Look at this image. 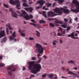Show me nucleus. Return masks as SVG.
Here are the masks:
<instances>
[{
    "instance_id": "0e129e2a",
    "label": "nucleus",
    "mask_w": 79,
    "mask_h": 79,
    "mask_svg": "<svg viewBox=\"0 0 79 79\" xmlns=\"http://www.w3.org/2000/svg\"><path fill=\"white\" fill-rule=\"evenodd\" d=\"M31 77H35V75H34L33 74H31Z\"/></svg>"
},
{
    "instance_id": "473e14b6",
    "label": "nucleus",
    "mask_w": 79,
    "mask_h": 79,
    "mask_svg": "<svg viewBox=\"0 0 79 79\" xmlns=\"http://www.w3.org/2000/svg\"><path fill=\"white\" fill-rule=\"evenodd\" d=\"M70 29H71V27H67L66 29V30L67 31H69Z\"/></svg>"
},
{
    "instance_id": "bf43d9fd",
    "label": "nucleus",
    "mask_w": 79,
    "mask_h": 79,
    "mask_svg": "<svg viewBox=\"0 0 79 79\" xmlns=\"http://www.w3.org/2000/svg\"><path fill=\"white\" fill-rule=\"evenodd\" d=\"M61 69L62 70H63V71H64V69H65V68H64V67H62Z\"/></svg>"
},
{
    "instance_id": "4be33fe9",
    "label": "nucleus",
    "mask_w": 79,
    "mask_h": 79,
    "mask_svg": "<svg viewBox=\"0 0 79 79\" xmlns=\"http://www.w3.org/2000/svg\"><path fill=\"white\" fill-rule=\"evenodd\" d=\"M64 2V0H59L58 3L59 4H61Z\"/></svg>"
},
{
    "instance_id": "c85d7f7f",
    "label": "nucleus",
    "mask_w": 79,
    "mask_h": 79,
    "mask_svg": "<svg viewBox=\"0 0 79 79\" xmlns=\"http://www.w3.org/2000/svg\"><path fill=\"white\" fill-rule=\"evenodd\" d=\"M2 41L5 42L6 41V37H5L4 38L2 39Z\"/></svg>"
},
{
    "instance_id": "7ed1b4c3",
    "label": "nucleus",
    "mask_w": 79,
    "mask_h": 79,
    "mask_svg": "<svg viewBox=\"0 0 79 79\" xmlns=\"http://www.w3.org/2000/svg\"><path fill=\"white\" fill-rule=\"evenodd\" d=\"M22 14H21V15L19 16H20V17L23 16L24 19L27 21L29 20L30 19H32V18H33V16L31 15H30V17L29 16L28 14H27L26 12L24 10H22Z\"/></svg>"
},
{
    "instance_id": "e433bc0d",
    "label": "nucleus",
    "mask_w": 79,
    "mask_h": 79,
    "mask_svg": "<svg viewBox=\"0 0 79 79\" xmlns=\"http://www.w3.org/2000/svg\"><path fill=\"white\" fill-rule=\"evenodd\" d=\"M42 60V59H39L37 61H36V63H39L40 61H41V60Z\"/></svg>"
},
{
    "instance_id": "7c9ffc66",
    "label": "nucleus",
    "mask_w": 79,
    "mask_h": 79,
    "mask_svg": "<svg viewBox=\"0 0 79 79\" xmlns=\"http://www.w3.org/2000/svg\"><path fill=\"white\" fill-rule=\"evenodd\" d=\"M30 24H32V25H33V26L35 27H36V26H37V25H38V24H34V23H30Z\"/></svg>"
},
{
    "instance_id": "a19ab883",
    "label": "nucleus",
    "mask_w": 79,
    "mask_h": 79,
    "mask_svg": "<svg viewBox=\"0 0 79 79\" xmlns=\"http://www.w3.org/2000/svg\"><path fill=\"white\" fill-rule=\"evenodd\" d=\"M74 75H75L76 77H78V78H79V76L77 75L76 74H75Z\"/></svg>"
},
{
    "instance_id": "de8ad7c7",
    "label": "nucleus",
    "mask_w": 79,
    "mask_h": 79,
    "mask_svg": "<svg viewBox=\"0 0 79 79\" xmlns=\"http://www.w3.org/2000/svg\"><path fill=\"white\" fill-rule=\"evenodd\" d=\"M64 21H65V22H68V19H64Z\"/></svg>"
},
{
    "instance_id": "6ab92c4d",
    "label": "nucleus",
    "mask_w": 79,
    "mask_h": 79,
    "mask_svg": "<svg viewBox=\"0 0 79 79\" xmlns=\"http://www.w3.org/2000/svg\"><path fill=\"white\" fill-rule=\"evenodd\" d=\"M46 12L45 11H43V15L44 16L45 18H47V15H46Z\"/></svg>"
},
{
    "instance_id": "13d9d810",
    "label": "nucleus",
    "mask_w": 79,
    "mask_h": 79,
    "mask_svg": "<svg viewBox=\"0 0 79 79\" xmlns=\"http://www.w3.org/2000/svg\"><path fill=\"white\" fill-rule=\"evenodd\" d=\"M55 5H56V2L54 3L53 4V6H55Z\"/></svg>"
},
{
    "instance_id": "4c0bfd02",
    "label": "nucleus",
    "mask_w": 79,
    "mask_h": 79,
    "mask_svg": "<svg viewBox=\"0 0 79 79\" xmlns=\"http://www.w3.org/2000/svg\"><path fill=\"white\" fill-rule=\"evenodd\" d=\"M6 32L7 33V34L8 35L9 34V32L8 31V28H6Z\"/></svg>"
},
{
    "instance_id": "0eeeda50",
    "label": "nucleus",
    "mask_w": 79,
    "mask_h": 79,
    "mask_svg": "<svg viewBox=\"0 0 79 79\" xmlns=\"http://www.w3.org/2000/svg\"><path fill=\"white\" fill-rule=\"evenodd\" d=\"M38 3H39L40 5V6L36 7V9H39V8H42V5H44V4L45 3V1H43V0L38 1Z\"/></svg>"
},
{
    "instance_id": "2eb2a0df",
    "label": "nucleus",
    "mask_w": 79,
    "mask_h": 79,
    "mask_svg": "<svg viewBox=\"0 0 79 79\" xmlns=\"http://www.w3.org/2000/svg\"><path fill=\"white\" fill-rule=\"evenodd\" d=\"M47 76H48V77H50V79H52V77H53V74H51L50 75L49 74H48L47 75Z\"/></svg>"
},
{
    "instance_id": "e2e57ef3",
    "label": "nucleus",
    "mask_w": 79,
    "mask_h": 79,
    "mask_svg": "<svg viewBox=\"0 0 79 79\" xmlns=\"http://www.w3.org/2000/svg\"><path fill=\"white\" fill-rule=\"evenodd\" d=\"M68 36L69 37H71V35H68Z\"/></svg>"
},
{
    "instance_id": "a878e982",
    "label": "nucleus",
    "mask_w": 79,
    "mask_h": 79,
    "mask_svg": "<svg viewBox=\"0 0 79 79\" xmlns=\"http://www.w3.org/2000/svg\"><path fill=\"white\" fill-rule=\"evenodd\" d=\"M15 34L16 32L14 31L11 36H12V37H16V35Z\"/></svg>"
},
{
    "instance_id": "8fccbe9b",
    "label": "nucleus",
    "mask_w": 79,
    "mask_h": 79,
    "mask_svg": "<svg viewBox=\"0 0 79 79\" xmlns=\"http://www.w3.org/2000/svg\"><path fill=\"white\" fill-rule=\"evenodd\" d=\"M31 22H33V23H35V20L34 19L31 20Z\"/></svg>"
},
{
    "instance_id": "3c124183",
    "label": "nucleus",
    "mask_w": 79,
    "mask_h": 79,
    "mask_svg": "<svg viewBox=\"0 0 79 79\" xmlns=\"http://www.w3.org/2000/svg\"><path fill=\"white\" fill-rule=\"evenodd\" d=\"M43 57H44V58H45V59H46V58H47V56L45 55H44L43 56Z\"/></svg>"
},
{
    "instance_id": "f8f14e48",
    "label": "nucleus",
    "mask_w": 79,
    "mask_h": 79,
    "mask_svg": "<svg viewBox=\"0 0 79 79\" xmlns=\"http://www.w3.org/2000/svg\"><path fill=\"white\" fill-rule=\"evenodd\" d=\"M5 36V31H2L0 32V38Z\"/></svg>"
},
{
    "instance_id": "603ef678",
    "label": "nucleus",
    "mask_w": 79,
    "mask_h": 79,
    "mask_svg": "<svg viewBox=\"0 0 79 79\" xmlns=\"http://www.w3.org/2000/svg\"><path fill=\"white\" fill-rule=\"evenodd\" d=\"M48 19L49 21H52V20H53V19L52 18H51V19L48 18Z\"/></svg>"
},
{
    "instance_id": "37998d69",
    "label": "nucleus",
    "mask_w": 79,
    "mask_h": 79,
    "mask_svg": "<svg viewBox=\"0 0 79 79\" xmlns=\"http://www.w3.org/2000/svg\"><path fill=\"white\" fill-rule=\"evenodd\" d=\"M29 39L30 40H34V38L32 37H30L29 38Z\"/></svg>"
},
{
    "instance_id": "a18cd8bd",
    "label": "nucleus",
    "mask_w": 79,
    "mask_h": 79,
    "mask_svg": "<svg viewBox=\"0 0 79 79\" xmlns=\"http://www.w3.org/2000/svg\"><path fill=\"white\" fill-rule=\"evenodd\" d=\"M57 35H58V36H61V34L59 32H58L57 33Z\"/></svg>"
},
{
    "instance_id": "1a4fd4ad",
    "label": "nucleus",
    "mask_w": 79,
    "mask_h": 79,
    "mask_svg": "<svg viewBox=\"0 0 79 79\" xmlns=\"http://www.w3.org/2000/svg\"><path fill=\"white\" fill-rule=\"evenodd\" d=\"M48 16H51V17H54L56 15H59L58 14H55V13L52 11H49L48 13Z\"/></svg>"
},
{
    "instance_id": "ea45409f",
    "label": "nucleus",
    "mask_w": 79,
    "mask_h": 79,
    "mask_svg": "<svg viewBox=\"0 0 79 79\" xmlns=\"http://www.w3.org/2000/svg\"><path fill=\"white\" fill-rule=\"evenodd\" d=\"M78 20V18H77V17H76L74 19V20L75 21H76V22H77V20Z\"/></svg>"
},
{
    "instance_id": "412c9836",
    "label": "nucleus",
    "mask_w": 79,
    "mask_h": 79,
    "mask_svg": "<svg viewBox=\"0 0 79 79\" xmlns=\"http://www.w3.org/2000/svg\"><path fill=\"white\" fill-rule=\"evenodd\" d=\"M68 74H72V75H74L75 73H73V72L71 71H69L68 72Z\"/></svg>"
},
{
    "instance_id": "864d4df0",
    "label": "nucleus",
    "mask_w": 79,
    "mask_h": 79,
    "mask_svg": "<svg viewBox=\"0 0 79 79\" xmlns=\"http://www.w3.org/2000/svg\"><path fill=\"white\" fill-rule=\"evenodd\" d=\"M16 12L18 13H19V14H20V15H21V14H23V13L22 14L20 13V12L19 11H17Z\"/></svg>"
},
{
    "instance_id": "6e6d98bb",
    "label": "nucleus",
    "mask_w": 79,
    "mask_h": 79,
    "mask_svg": "<svg viewBox=\"0 0 79 79\" xmlns=\"http://www.w3.org/2000/svg\"><path fill=\"white\" fill-rule=\"evenodd\" d=\"M33 3V2L32 1H31V2H29V4L30 5H31V4Z\"/></svg>"
},
{
    "instance_id": "dca6fc26",
    "label": "nucleus",
    "mask_w": 79,
    "mask_h": 79,
    "mask_svg": "<svg viewBox=\"0 0 79 79\" xmlns=\"http://www.w3.org/2000/svg\"><path fill=\"white\" fill-rule=\"evenodd\" d=\"M6 26H7V27H8L9 29H10V30H12V28H11V26H10V23H8L6 25Z\"/></svg>"
},
{
    "instance_id": "423d86ee",
    "label": "nucleus",
    "mask_w": 79,
    "mask_h": 79,
    "mask_svg": "<svg viewBox=\"0 0 79 79\" xmlns=\"http://www.w3.org/2000/svg\"><path fill=\"white\" fill-rule=\"evenodd\" d=\"M9 2L12 5H16V7L17 10H20L21 9V8L19 7L20 6V2H19V0L15 1L10 0L9 1Z\"/></svg>"
},
{
    "instance_id": "58836bf2",
    "label": "nucleus",
    "mask_w": 79,
    "mask_h": 79,
    "mask_svg": "<svg viewBox=\"0 0 79 79\" xmlns=\"http://www.w3.org/2000/svg\"><path fill=\"white\" fill-rule=\"evenodd\" d=\"M46 76H47V73H45V74H43L42 75V77H46Z\"/></svg>"
},
{
    "instance_id": "4468645a",
    "label": "nucleus",
    "mask_w": 79,
    "mask_h": 79,
    "mask_svg": "<svg viewBox=\"0 0 79 79\" xmlns=\"http://www.w3.org/2000/svg\"><path fill=\"white\" fill-rule=\"evenodd\" d=\"M67 24L65 22L64 23V25H61V26L63 27L64 28H66L67 27Z\"/></svg>"
},
{
    "instance_id": "6e6552de",
    "label": "nucleus",
    "mask_w": 79,
    "mask_h": 79,
    "mask_svg": "<svg viewBox=\"0 0 79 79\" xmlns=\"http://www.w3.org/2000/svg\"><path fill=\"white\" fill-rule=\"evenodd\" d=\"M13 69H11V67H10L7 69V70H10V71L8 72V74L10 76H11L12 75V71H15L16 70V69L14 68V67H12Z\"/></svg>"
},
{
    "instance_id": "20e7f679",
    "label": "nucleus",
    "mask_w": 79,
    "mask_h": 79,
    "mask_svg": "<svg viewBox=\"0 0 79 79\" xmlns=\"http://www.w3.org/2000/svg\"><path fill=\"white\" fill-rule=\"evenodd\" d=\"M35 47L36 49L35 51V53L37 52V50L38 51V53L42 54L44 52V50H45L46 49L45 48H43L42 45H40L39 44L37 43L36 44Z\"/></svg>"
},
{
    "instance_id": "ddd939ff",
    "label": "nucleus",
    "mask_w": 79,
    "mask_h": 79,
    "mask_svg": "<svg viewBox=\"0 0 79 79\" xmlns=\"http://www.w3.org/2000/svg\"><path fill=\"white\" fill-rule=\"evenodd\" d=\"M55 23H58V24H63V21H60L58 20L55 21Z\"/></svg>"
},
{
    "instance_id": "bb28decb",
    "label": "nucleus",
    "mask_w": 79,
    "mask_h": 79,
    "mask_svg": "<svg viewBox=\"0 0 79 79\" xmlns=\"http://www.w3.org/2000/svg\"><path fill=\"white\" fill-rule=\"evenodd\" d=\"M12 36H10L9 37V39L10 40H14L15 39V38L13 37Z\"/></svg>"
},
{
    "instance_id": "9d476101",
    "label": "nucleus",
    "mask_w": 79,
    "mask_h": 79,
    "mask_svg": "<svg viewBox=\"0 0 79 79\" xmlns=\"http://www.w3.org/2000/svg\"><path fill=\"white\" fill-rule=\"evenodd\" d=\"M9 10L11 11L12 15L13 17L15 18L18 17V15H17V14L15 11H13V9H12L10 8Z\"/></svg>"
},
{
    "instance_id": "f03ea898",
    "label": "nucleus",
    "mask_w": 79,
    "mask_h": 79,
    "mask_svg": "<svg viewBox=\"0 0 79 79\" xmlns=\"http://www.w3.org/2000/svg\"><path fill=\"white\" fill-rule=\"evenodd\" d=\"M62 11H64L63 12L64 13H66V14H68L69 13H70V10L68 9H65L64 8L61 7L60 8H56L54 10V11L56 13H58V15H62L63 14V12H62Z\"/></svg>"
},
{
    "instance_id": "9b49d317",
    "label": "nucleus",
    "mask_w": 79,
    "mask_h": 79,
    "mask_svg": "<svg viewBox=\"0 0 79 79\" xmlns=\"http://www.w3.org/2000/svg\"><path fill=\"white\" fill-rule=\"evenodd\" d=\"M24 9L26 10L27 11H29L30 13H32V11H33V9L32 7H29L28 8L26 7Z\"/></svg>"
},
{
    "instance_id": "5701e85b",
    "label": "nucleus",
    "mask_w": 79,
    "mask_h": 79,
    "mask_svg": "<svg viewBox=\"0 0 79 79\" xmlns=\"http://www.w3.org/2000/svg\"><path fill=\"white\" fill-rule=\"evenodd\" d=\"M23 6H27V7H28L29 6V5H28L26 3H24L23 4Z\"/></svg>"
},
{
    "instance_id": "680f3d73",
    "label": "nucleus",
    "mask_w": 79,
    "mask_h": 79,
    "mask_svg": "<svg viewBox=\"0 0 79 79\" xmlns=\"http://www.w3.org/2000/svg\"><path fill=\"white\" fill-rule=\"evenodd\" d=\"M3 58V56H0V60H2Z\"/></svg>"
},
{
    "instance_id": "79ce46f5",
    "label": "nucleus",
    "mask_w": 79,
    "mask_h": 79,
    "mask_svg": "<svg viewBox=\"0 0 79 79\" xmlns=\"http://www.w3.org/2000/svg\"><path fill=\"white\" fill-rule=\"evenodd\" d=\"M4 66V64H3L0 63V67H2Z\"/></svg>"
},
{
    "instance_id": "774afa93",
    "label": "nucleus",
    "mask_w": 79,
    "mask_h": 79,
    "mask_svg": "<svg viewBox=\"0 0 79 79\" xmlns=\"http://www.w3.org/2000/svg\"><path fill=\"white\" fill-rule=\"evenodd\" d=\"M62 34H65V31H63Z\"/></svg>"
},
{
    "instance_id": "c9c22d12",
    "label": "nucleus",
    "mask_w": 79,
    "mask_h": 79,
    "mask_svg": "<svg viewBox=\"0 0 79 79\" xmlns=\"http://www.w3.org/2000/svg\"><path fill=\"white\" fill-rule=\"evenodd\" d=\"M31 60H36V57H32Z\"/></svg>"
},
{
    "instance_id": "f257e3e1",
    "label": "nucleus",
    "mask_w": 79,
    "mask_h": 79,
    "mask_svg": "<svg viewBox=\"0 0 79 79\" xmlns=\"http://www.w3.org/2000/svg\"><path fill=\"white\" fill-rule=\"evenodd\" d=\"M35 61H31L29 62V65L28 66V69L31 70L32 73L34 74H36L37 72L42 69L41 65L39 64H34Z\"/></svg>"
},
{
    "instance_id": "39448f33",
    "label": "nucleus",
    "mask_w": 79,
    "mask_h": 79,
    "mask_svg": "<svg viewBox=\"0 0 79 79\" xmlns=\"http://www.w3.org/2000/svg\"><path fill=\"white\" fill-rule=\"evenodd\" d=\"M72 3L75 5L76 7H77V9H71V11L75 13H77L78 12H79V2L77 1V0H73Z\"/></svg>"
},
{
    "instance_id": "aec40b11",
    "label": "nucleus",
    "mask_w": 79,
    "mask_h": 79,
    "mask_svg": "<svg viewBox=\"0 0 79 79\" xmlns=\"http://www.w3.org/2000/svg\"><path fill=\"white\" fill-rule=\"evenodd\" d=\"M35 32L36 33V35H37V37H40V33L39 32L37 31H36Z\"/></svg>"
},
{
    "instance_id": "5fc2aeb1",
    "label": "nucleus",
    "mask_w": 79,
    "mask_h": 79,
    "mask_svg": "<svg viewBox=\"0 0 79 79\" xmlns=\"http://www.w3.org/2000/svg\"><path fill=\"white\" fill-rule=\"evenodd\" d=\"M71 7H72V8H74V5H73V4H72L71 5Z\"/></svg>"
},
{
    "instance_id": "338daca9",
    "label": "nucleus",
    "mask_w": 79,
    "mask_h": 79,
    "mask_svg": "<svg viewBox=\"0 0 79 79\" xmlns=\"http://www.w3.org/2000/svg\"><path fill=\"white\" fill-rule=\"evenodd\" d=\"M62 40H60V44H62Z\"/></svg>"
},
{
    "instance_id": "cd10ccee",
    "label": "nucleus",
    "mask_w": 79,
    "mask_h": 79,
    "mask_svg": "<svg viewBox=\"0 0 79 79\" xmlns=\"http://www.w3.org/2000/svg\"><path fill=\"white\" fill-rule=\"evenodd\" d=\"M56 43H57V41L56 40H54L52 42V44L53 45H56Z\"/></svg>"
},
{
    "instance_id": "09e8293b",
    "label": "nucleus",
    "mask_w": 79,
    "mask_h": 79,
    "mask_svg": "<svg viewBox=\"0 0 79 79\" xmlns=\"http://www.w3.org/2000/svg\"><path fill=\"white\" fill-rule=\"evenodd\" d=\"M73 39H79V37H73Z\"/></svg>"
},
{
    "instance_id": "052dcab7",
    "label": "nucleus",
    "mask_w": 79,
    "mask_h": 79,
    "mask_svg": "<svg viewBox=\"0 0 79 79\" xmlns=\"http://www.w3.org/2000/svg\"><path fill=\"white\" fill-rule=\"evenodd\" d=\"M22 2H26V0H22Z\"/></svg>"
},
{
    "instance_id": "f3484780",
    "label": "nucleus",
    "mask_w": 79,
    "mask_h": 79,
    "mask_svg": "<svg viewBox=\"0 0 79 79\" xmlns=\"http://www.w3.org/2000/svg\"><path fill=\"white\" fill-rule=\"evenodd\" d=\"M19 32L20 33H21V35L22 37H25V34L23 33H21V30H19Z\"/></svg>"
},
{
    "instance_id": "c03bdc74",
    "label": "nucleus",
    "mask_w": 79,
    "mask_h": 79,
    "mask_svg": "<svg viewBox=\"0 0 79 79\" xmlns=\"http://www.w3.org/2000/svg\"><path fill=\"white\" fill-rule=\"evenodd\" d=\"M59 28L60 31H61V32H62V31H63V29H62L61 27H59Z\"/></svg>"
},
{
    "instance_id": "4d7b16f0",
    "label": "nucleus",
    "mask_w": 79,
    "mask_h": 79,
    "mask_svg": "<svg viewBox=\"0 0 79 79\" xmlns=\"http://www.w3.org/2000/svg\"><path fill=\"white\" fill-rule=\"evenodd\" d=\"M23 71H24L25 70H26V68L25 67H23Z\"/></svg>"
},
{
    "instance_id": "2f4dec72",
    "label": "nucleus",
    "mask_w": 79,
    "mask_h": 79,
    "mask_svg": "<svg viewBox=\"0 0 79 79\" xmlns=\"http://www.w3.org/2000/svg\"><path fill=\"white\" fill-rule=\"evenodd\" d=\"M74 32H72L71 33V36L72 38H73V37H74Z\"/></svg>"
},
{
    "instance_id": "69168bd1",
    "label": "nucleus",
    "mask_w": 79,
    "mask_h": 79,
    "mask_svg": "<svg viewBox=\"0 0 79 79\" xmlns=\"http://www.w3.org/2000/svg\"><path fill=\"white\" fill-rule=\"evenodd\" d=\"M53 33L54 34V36H56V33L55 32H53Z\"/></svg>"
},
{
    "instance_id": "f704fd0d",
    "label": "nucleus",
    "mask_w": 79,
    "mask_h": 79,
    "mask_svg": "<svg viewBox=\"0 0 79 79\" xmlns=\"http://www.w3.org/2000/svg\"><path fill=\"white\" fill-rule=\"evenodd\" d=\"M43 10H48V8H46V7L45 6H44L43 8Z\"/></svg>"
},
{
    "instance_id": "393cba45",
    "label": "nucleus",
    "mask_w": 79,
    "mask_h": 79,
    "mask_svg": "<svg viewBox=\"0 0 79 79\" xmlns=\"http://www.w3.org/2000/svg\"><path fill=\"white\" fill-rule=\"evenodd\" d=\"M46 5L47 7H49V6H50L52 5V4L50 3H46Z\"/></svg>"
},
{
    "instance_id": "a211bd4d",
    "label": "nucleus",
    "mask_w": 79,
    "mask_h": 79,
    "mask_svg": "<svg viewBox=\"0 0 79 79\" xmlns=\"http://www.w3.org/2000/svg\"><path fill=\"white\" fill-rule=\"evenodd\" d=\"M39 23H40V24H42V23H45V21L43 20H40L39 21Z\"/></svg>"
},
{
    "instance_id": "c756f323",
    "label": "nucleus",
    "mask_w": 79,
    "mask_h": 79,
    "mask_svg": "<svg viewBox=\"0 0 79 79\" xmlns=\"http://www.w3.org/2000/svg\"><path fill=\"white\" fill-rule=\"evenodd\" d=\"M68 63H73V64H74V62L72 60L70 61H68Z\"/></svg>"
},
{
    "instance_id": "49530a36",
    "label": "nucleus",
    "mask_w": 79,
    "mask_h": 79,
    "mask_svg": "<svg viewBox=\"0 0 79 79\" xmlns=\"http://www.w3.org/2000/svg\"><path fill=\"white\" fill-rule=\"evenodd\" d=\"M69 23H70V24H71L73 23V22H72V19H70L69 21Z\"/></svg>"
},
{
    "instance_id": "b1692460",
    "label": "nucleus",
    "mask_w": 79,
    "mask_h": 79,
    "mask_svg": "<svg viewBox=\"0 0 79 79\" xmlns=\"http://www.w3.org/2000/svg\"><path fill=\"white\" fill-rule=\"evenodd\" d=\"M49 26L50 27H55V25L52 23H49Z\"/></svg>"
},
{
    "instance_id": "72a5a7b5",
    "label": "nucleus",
    "mask_w": 79,
    "mask_h": 79,
    "mask_svg": "<svg viewBox=\"0 0 79 79\" xmlns=\"http://www.w3.org/2000/svg\"><path fill=\"white\" fill-rule=\"evenodd\" d=\"M3 6H5V7H6V8H8V5H6L4 3L3 4Z\"/></svg>"
}]
</instances>
